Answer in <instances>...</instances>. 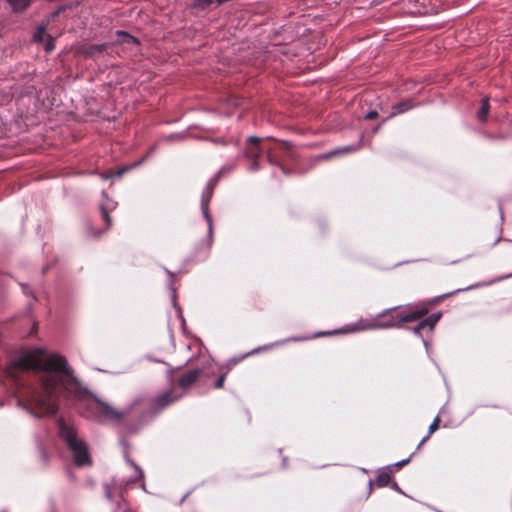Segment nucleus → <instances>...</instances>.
<instances>
[{"label": "nucleus", "instance_id": "obj_1", "mask_svg": "<svg viewBox=\"0 0 512 512\" xmlns=\"http://www.w3.org/2000/svg\"><path fill=\"white\" fill-rule=\"evenodd\" d=\"M30 370L42 372L41 387L31 389L19 404L35 417H50L57 413L60 390L67 397L80 393L81 386L73 369L62 355H47L41 348L31 349L11 362L6 373L11 378H17L18 371Z\"/></svg>", "mask_w": 512, "mask_h": 512}, {"label": "nucleus", "instance_id": "obj_2", "mask_svg": "<svg viewBox=\"0 0 512 512\" xmlns=\"http://www.w3.org/2000/svg\"><path fill=\"white\" fill-rule=\"evenodd\" d=\"M392 310L393 309L385 310L373 318L360 319L356 323L347 325L344 328V332L354 333L365 330L397 327L401 323L411 322L423 317L427 314L428 307L424 304L417 305L415 307H407L397 314H390Z\"/></svg>", "mask_w": 512, "mask_h": 512}, {"label": "nucleus", "instance_id": "obj_3", "mask_svg": "<svg viewBox=\"0 0 512 512\" xmlns=\"http://www.w3.org/2000/svg\"><path fill=\"white\" fill-rule=\"evenodd\" d=\"M57 424L59 435L71 451L75 464L78 466L90 465L91 458L88 447L86 443L78 437L76 430L66 425L61 418L58 420Z\"/></svg>", "mask_w": 512, "mask_h": 512}, {"label": "nucleus", "instance_id": "obj_4", "mask_svg": "<svg viewBox=\"0 0 512 512\" xmlns=\"http://www.w3.org/2000/svg\"><path fill=\"white\" fill-rule=\"evenodd\" d=\"M262 151H266L267 153V160L271 165L278 166L282 171L285 172V168L280 164V161L278 157L275 154V151L273 148L268 147H261L260 146V138L251 136L248 139V145L245 149V155L248 159H251L253 161L251 169L253 171H257L260 166L258 163L259 155Z\"/></svg>", "mask_w": 512, "mask_h": 512}, {"label": "nucleus", "instance_id": "obj_5", "mask_svg": "<svg viewBox=\"0 0 512 512\" xmlns=\"http://www.w3.org/2000/svg\"><path fill=\"white\" fill-rule=\"evenodd\" d=\"M94 405V410L104 419L119 422L125 416L124 412L116 410L107 402L97 399Z\"/></svg>", "mask_w": 512, "mask_h": 512}, {"label": "nucleus", "instance_id": "obj_6", "mask_svg": "<svg viewBox=\"0 0 512 512\" xmlns=\"http://www.w3.org/2000/svg\"><path fill=\"white\" fill-rule=\"evenodd\" d=\"M181 394H175L172 390L160 393L152 400V407L155 411L163 410L181 398Z\"/></svg>", "mask_w": 512, "mask_h": 512}, {"label": "nucleus", "instance_id": "obj_7", "mask_svg": "<svg viewBox=\"0 0 512 512\" xmlns=\"http://www.w3.org/2000/svg\"><path fill=\"white\" fill-rule=\"evenodd\" d=\"M358 148H359L358 145H348V146L340 147V148L334 149L328 153L322 154L320 156V159L325 160V159H329L332 157L349 154V153L357 151Z\"/></svg>", "mask_w": 512, "mask_h": 512}, {"label": "nucleus", "instance_id": "obj_8", "mask_svg": "<svg viewBox=\"0 0 512 512\" xmlns=\"http://www.w3.org/2000/svg\"><path fill=\"white\" fill-rule=\"evenodd\" d=\"M199 375L200 371L197 369L183 374L178 380L179 386L182 388L191 386L198 379Z\"/></svg>", "mask_w": 512, "mask_h": 512}, {"label": "nucleus", "instance_id": "obj_9", "mask_svg": "<svg viewBox=\"0 0 512 512\" xmlns=\"http://www.w3.org/2000/svg\"><path fill=\"white\" fill-rule=\"evenodd\" d=\"M441 313H435L424 319L420 322L417 327H415V333H420V331L426 327H429L430 330L434 328L436 323L440 320Z\"/></svg>", "mask_w": 512, "mask_h": 512}, {"label": "nucleus", "instance_id": "obj_10", "mask_svg": "<svg viewBox=\"0 0 512 512\" xmlns=\"http://www.w3.org/2000/svg\"><path fill=\"white\" fill-rule=\"evenodd\" d=\"M488 112H489L488 100L487 99H483L482 102H481L480 109H479L478 114H477L478 119L480 121H485L486 118H487Z\"/></svg>", "mask_w": 512, "mask_h": 512}, {"label": "nucleus", "instance_id": "obj_11", "mask_svg": "<svg viewBox=\"0 0 512 512\" xmlns=\"http://www.w3.org/2000/svg\"><path fill=\"white\" fill-rule=\"evenodd\" d=\"M411 104L408 101L397 103L393 106L392 115L403 113L411 108Z\"/></svg>", "mask_w": 512, "mask_h": 512}, {"label": "nucleus", "instance_id": "obj_12", "mask_svg": "<svg viewBox=\"0 0 512 512\" xmlns=\"http://www.w3.org/2000/svg\"><path fill=\"white\" fill-rule=\"evenodd\" d=\"M439 424H440V418L436 417L429 426L428 435L421 440L419 446H421L423 443H425L430 438V436L439 428Z\"/></svg>", "mask_w": 512, "mask_h": 512}, {"label": "nucleus", "instance_id": "obj_13", "mask_svg": "<svg viewBox=\"0 0 512 512\" xmlns=\"http://www.w3.org/2000/svg\"><path fill=\"white\" fill-rule=\"evenodd\" d=\"M14 10H23L25 9L31 2V0H7Z\"/></svg>", "mask_w": 512, "mask_h": 512}, {"label": "nucleus", "instance_id": "obj_14", "mask_svg": "<svg viewBox=\"0 0 512 512\" xmlns=\"http://www.w3.org/2000/svg\"><path fill=\"white\" fill-rule=\"evenodd\" d=\"M117 35L120 37V42L122 43L138 44V40L135 37L129 35L124 31H117Z\"/></svg>", "mask_w": 512, "mask_h": 512}, {"label": "nucleus", "instance_id": "obj_15", "mask_svg": "<svg viewBox=\"0 0 512 512\" xmlns=\"http://www.w3.org/2000/svg\"><path fill=\"white\" fill-rule=\"evenodd\" d=\"M389 482H390V475L388 473H382L376 479L377 485L381 486V487L388 485Z\"/></svg>", "mask_w": 512, "mask_h": 512}, {"label": "nucleus", "instance_id": "obj_16", "mask_svg": "<svg viewBox=\"0 0 512 512\" xmlns=\"http://www.w3.org/2000/svg\"><path fill=\"white\" fill-rule=\"evenodd\" d=\"M127 462L135 469L136 476L133 478L132 481L141 480L144 477L143 471L140 469L139 466H137L132 460L127 459Z\"/></svg>", "mask_w": 512, "mask_h": 512}, {"label": "nucleus", "instance_id": "obj_17", "mask_svg": "<svg viewBox=\"0 0 512 512\" xmlns=\"http://www.w3.org/2000/svg\"><path fill=\"white\" fill-rule=\"evenodd\" d=\"M280 149L286 152L288 155L292 154V145L288 141H279Z\"/></svg>", "mask_w": 512, "mask_h": 512}, {"label": "nucleus", "instance_id": "obj_18", "mask_svg": "<svg viewBox=\"0 0 512 512\" xmlns=\"http://www.w3.org/2000/svg\"><path fill=\"white\" fill-rule=\"evenodd\" d=\"M202 211H203L204 217L208 221L209 231L211 232V230H212L211 218H210V216L208 214L207 203L204 200L202 201Z\"/></svg>", "mask_w": 512, "mask_h": 512}, {"label": "nucleus", "instance_id": "obj_19", "mask_svg": "<svg viewBox=\"0 0 512 512\" xmlns=\"http://www.w3.org/2000/svg\"><path fill=\"white\" fill-rule=\"evenodd\" d=\"M214 0H194V6L198 8H204L211 4Z\"/></svg>", "mask_w": 512, "mask_h": 512}, {"label": "nucleus", "instance_id": "obj_20", "mask_svg": "<svg viewBox=\"0 0 512 512\" xmlns=\"http://www.w3.org/2000/svg\"><path fill=\"white\" fill-rule=\"evenodd\" d=\"M101 215H102V219L106 222L107 227H109L111 225V218H110L107 210L103 207L101 208Z\"/></svg>", "mask_w": 512, "mask_h": 512}, {"label": "nucleus", "instance_id": "obj_21", "mask_svg": "<svg viewBox=\"0 0 512 512\" xmlns=\"http://www.w3.org/2000/svg\"><path fill=\"white\" fill-rule=\"evenodd\" d=\"M224 382H225V375H222L215 383V387L217 389H220L224 386Z\"/></svg>", "mask_w": 512, "mask_h": 512}, {"label": "nucleus", "instance_id": "obj_22", "mask_svg": "<svg viewBox=\"0 0 512 512\" xmlns=\"http://www.w3.org/2000/svg\"><path fill=\"white\" fill-rule=\"evenodd\" d=\"M377 115H378V113L376 111H370L366 114L365 118L372 120V119H375L377 117Z\"/></svg>", "mask_w": 512, "mask_h": 512}, {"label": "nucleus", "instance_id": "obj_23", "mask_svg": "<svg viewBox=\"0 0 512 512\" xmlns=\"http://www.w3.org/2000/svg\"><path fill=\"white\" fill-rule=\"evenodd\" d=\"M53 49V45L51 43H48L46 46V51L50 52Z\"/></svg>", "mask_w": 512, "mask_h": 512}, {"label": "nucleus", "instance_id": "obj_24", "mask_svg": "<svg viewBox=\"0 0 512 512\" xmlns=\"http://www.w3.org/2000/svg\"><path fill=\"white\" fill-rule=\"evenodd\" d=\"M44 32V29L43 28H40L38 33L35 35V38H38L40 34H42Z\"/></svg>", "mask_w": 512, "mask_h": 512}, {"label": "nucleus", "instance_id": "obj_25", "mask_svg": "<svg viewBox=\"0 0 512 512\" xmlns=\"http://www.w3.org/2000/svg\"><path fill=\"white\" fill-rule=\"evenodd\" d=\"M408 461H409L408 459H407V460H403V461H401V462L399 463V465H404V464H406Z\"/></svg>", "mask_w": 512, "mask_h": 512}, {"label": "nucleus", "instance_id": "obj_26", "mask_svg": "<svg viewBox=\"0 0 512 512\" xmlns=\"http://www.w3.org/2000/svg\"><path fill=\"white\" fill-rule=\"evenodd\" d=\"M96 49H97L98 51H101V50H102V46H100V47H96Z\"/></svg>", "mask_w": 512, "mask_h": 512}, {"label": "nucleus", "instance_id": "obj_27", "mask_svg": "<svg viewBox=\"0 0 512 512\" xmlns=\"http://www.w3.org/2000/svg\"><path fill=\"white\" fill-rule=\"evenodd\" d=\"M2 405H3V404H2V402H0V407H1Z\"/></svg>", "mask_w": 512, "mask_h": 512}]
</instances>
